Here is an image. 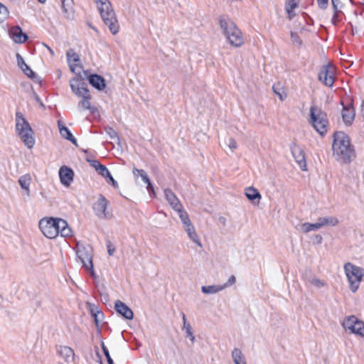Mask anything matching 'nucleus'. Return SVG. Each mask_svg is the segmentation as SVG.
<instances>
[{"mask_svg": "<svg viewBox=\"0 0 364 364\" xmlns=\"http://www.w3.org/2000/svg\"><path fill=\"white\" fill-rule=\"evenodd\" d=\"M39 228L42 233L50 239L55 238L59 234L62 237H68L72 232L68 223L60 218H42L39 221Z\"/></svg>", "mask_w": 364, "mask_h": 364, "instance_id": "f03ea898", "label": "nucleus"}, {"mask_svg": "<svg viewBox=\"0 0 364 364\" xmlns=\"http://www.w3.org/2000/svg\"><path fill=\"white\" fill-rule=\"evenodd\" d=\"M360 112H361L362 116L364 117V100L362 101V103H361Z\"/></svg>", "mask_w": 364, "mask_h": 364, "instance_id": "bf43d9fd", "label": "nucleus"}, {"mask_svg": "<svg viewBox=\"0 0 364 364\" xmlns=\"http://www.w3.org/2000/svg\"><path fill=\"white\" fill-rule=\"evenodd\" d=\"M343 269L349 284L350 290L353 293L356 292L364 277V269L350 262L346 263Z\"/></svg>", "mask_w": 364, "mask_h": 364, "instance_id": "0eeeda50", "label": "nucleus"}, {"mask_svg": "<svg viewBox=\"0 0 364 364\" xmlns=\"http://www.w3.org/2000/svg\"><path fill=\"white\" fill-rule=\"evenodd\" d=\"M70 86L73 92L79 96L84 93L83 91H89L86 87V83L81 75H77L70 80Z\"/></svg>", "mask_w": 364, "mask_h": 364, "instance_id": "f8f14e48", "label": "nucleus"}, {"mask_svg": "<svg viewBox=\"0 0 364 364\" xmlns=\"http://www.w3.org/2000/svg\"><path fill=\"white\" fill-rule=\"evenodd\" d=\"M62 9L65 14V16L67 18H70L72 16V8L71 5L73 0H61Z\"/></svg>", "mask_w": 364, "mask_h": 364, "instance_id": "7c9ffc66", "label": "nucleus"}, {"mask_svg": "<svg viewBox=\"0 0 364 364\" xmlns=\"http://www.w3.org/2000/svg\"><path fill=\"white\" fill-rule=\"evenodd\" d=\"M164 195L166 200L174 210L183 207L177 196L171 189H165Z\"/></svg>", "mask_w": 364, "mask_h": 364, "instance_id": "a211bd4d", "label": "nucleus"}, {"mask_svg": "<svg viewBox=\"0 0 364 364\" xmlns=\"http://www.w3.org/2000/svg\"><path fill=\"white\" fill-rule=\"evenodd\" d=\"M9 11L7 8L0 3V23L4 21L9 16Z\"/></svg>", "mask_w": 364, "mask_h": 364, "instance_id": "c9c22d12", "label": "nucleus"}, {"mask_svg": "<svg viewBox=\"0 0 364 364\" xmlns=\"http://www.w3.org/2000/svg\"><path fill=\"white\" fill-rule=\"evenodd\" d=\"M291 39L294 43H297L299 45H300L301 43V41L299 37L298 36V35L293 32H291Z\"/></svg>", "mask_w": 364, "mask_h": 364, "instance_id": "09e8293b", "label": "nucleus"}, {"mask_svg": "<svg viewBox=\"0 0 364 364\" xmlns=\"http://www.w3.org/2000/svg\"><path fill=\"white\" fill-rule=\"evenodd\" d=\"M83 92V94L78 96L80 97L82 99L77 104V109L80 112L84 111L85 109H88L92 113L95 112L97 110V109L95 107L91 105V103L90 102L91 99V95L90 93V91Z\"/></svg>", "mask_w": 364, "mask_h": 364, "instance_id": "ddd939ff", "label": "nucleus"}, {"mask_svg": "<svg viewBox=\"0 0 364 364\" xmlns=\"http://www.w3.org/2000/svg\"><path fill=\"white\" fill-rule=\"evenodd\" d=\"M301 229L302 232L307 233L310 231H315V230L320 229V226H319V224L317 220L315 223H303L301 225Z\"/></svg>", "mask_w": 364, "mask_h": 364, "instance_id": "2f4dec72", "label": "nucleus"}, {"mask_svg": "<svg viewBox=\"0 0 364 364\" xmlns=\"http://www.w3.org/2000/svg\"><path fill=\"white\" fill-rule=\"evenodd\" d=\"M182 331L184 332L188 331H192L191 324L188 322H185V323H183V325Z\"/></svg>", "mask_w": 364, "mask_h": 364, "instance_id": "603ef678", "label": "nucleus"}, {"mask_svg": "<svg viewBox=\"0 0 364 364\" xmlns=\"http://www.w3.org/2000/svg\"><path fill=\"white\" fill-rule=\"evenodd\" d=\"M16 129L24 144L28 149L33 148L35 144L33 132L29 123L21 112H16Z\"/></svg>", "mask_w": 364, "mask_h": 364, "instance_id": "39448f33", "label": "nucleus"}, {"mask_svg": "<svg viewBox=\"0 0 364 364\" xmlns=\"http://www.w3.org/2000/svg\"><path fill=\"white\" fill-rule=\"evenodd\" d=\"M58 353L66 363H70L74 360V350L68 346H60Z\"/></svg>", "mask_w": 364, "mask_h": 364, "instance_id": "4be33fe9", "label": "nucleus"}, {"mask_svg": "<svg viewBox=\"0 0 364 364\" xmlns=\"http://www.w3.org/2000/svg\"><path fill=\"white\" fill-rule=\"evenodd\" d=\"M58 128L60 134L62 137L65 138L67 140H69L74 144H77L75 138L73 136L69 129L65 126L61 124L60 122H58Z\"/></svg>", "mask_w": 364, "mask_h": 364, "instance_id": "bb28decb", "label": "nucleus"}, {"mask_svg": "<svg viewBox=\"0 0 364 364\" xmlns=\"http://www.w3.org/2000/svg\"><path fill=\"white\" fill-rule=\"evenodd\" d=\"M232 358L235 364H247L242 350L239 348H234L232 351Z\"/></svg>", "mask_w": 364, "mask_h": 364, "instance_id": "c85d7f7f", "label": "nucleus"}, {"mask_svg": "<svg viewBox=\"0 0 364 364\" xmlns=\"http://www.w3.org/2000/svg\"><path fill=\"white\" fill-rule=\"evenodd\" d=\"M333 156L340 164H350L355 157L349 136L343 132H336L333 135Z\"/></svg>", "mask_w": 364, "mask_h": 364, "instance_id": "f257e3e1", "label": "nucleus"}, {"mask_svg": "<svg viewBox=\"0 0 364 364\" xmlns=\"http://www.w3.org/2000/svg\"><path fill=\"white\" fill-rule=\"evenodd\" d=\"M332 4H333V6L334 13H338L339 10L338 9V4L336 3V1L332 0Z\"/></svg>", "mask_w": 364, "mask_h": 364, "instance_id": "13d9d810", "label": "nucleus"}, {"mask_svg": "<svg viewBox=\"0 0 364 364\" xmlns=\"http://www.w3.org/2000/svg\"><path fill=\"white\" fill-rule=\"evenodd\" d=\"M235 282H236V278H235V277L234 275H232V276L229 278V279L228 280V282H227L225 284H223V285H222V287H225V288H227V287H230V286H231V285L234 284L235 283Z\"/></svg>", "mask_w": 364, "mask_h": 364, "instance_id": "de8ad7c7", "label": "nucleus"}, {"mask_svg": "<svg viewBox=\"0 0 364 364\" xmlns=\"http://www.w3.org/2000/svg\"><path fill=\"white\" fill-rule=\"evenodd\" d=\"M115 310L125 318L131 320L134 317L133 311L131 309L121 301H117L114 305Z\"/></svg>", "mask_w": 364, "mask_h": 364, "instance_id": "f3484780", "label": "nucleus"}, {"mask_svg": "<svg viewBox=\"0 0 364 364\" xmlns=\"http://www.w3.org/2000/svg\"><path fill=\"white\" fill-rule=\"evenodd\" d=\"M223 289H225V287H222V285H209L201 287L202 292L205 294H216Z\"/></svg>", "mask_w": 364, "mask_h": 364, "instance_id": "c756f323", "label": "nucleus"}, {"mask_svg": "<svg viewBox=\"0 0 364 364\" xmlns=\"http://www.w3.org/2000/svg\"><path fill=\"white\" fill-rule=\"evenodd\" d=\"M220 26L223 33L232 46L237 48L244 43V38L240 30L231 19L220 18Z\"/></svg>", "mask_w": 364, "mask_h": 364, "instance_id": "20e7f679", "label": "nucleus"}, {"mask_svg": "<svg viewBox=\"0 0 364 364\" xmlns=\"http://www.w3.org/2000/svg\"><path fill=\"white\" fill-rule=\"evenodd\" d=\"M226 144L230 149L231 152H234V151L237 148V144L236 141L232 138H229L227 140Z\"/></svg>", "mask_w": 364, "mask_h": 364, "instance_id": "58836bf2", "label": "nucleus"}, {"mask_svg": "<svg viewBox=\"0 0 364 364\" xmlns=\"http://www.w3.org/2000/svg\"><path fill=\"white\" fill-rule=\"evenodd\" d=\"M66 55L69 65L73 63H80V57L75 52H74L73 50H69L67 52Z\"/></svg>", "mask_w": 364, "mask_h": 364, "instance_id": "72a5a7b5", "label": "nucleus"}, {"mask_svg": "<svg viewBox=\"0 0 364 364\" xmlns=\"http://www.w3.org/2000/svg\"><path fill=\"white\" fill-rule=\"evenodd\" d=\"M102 348L103 350V353H104L105 355L106 356L108 364H113V363H114L113 360L112 359V358L109 355V353L107 348H106V346H105L104 343H102Z\"/></svg>", "mask_w": 364, "mask_h": 364, "instance_id": "c03bdc74", "label": "nucleus"}, {"mask_svg": "<svg viewBox=\"0 0 364 364\" xmlns=\"http://www.w3.org/2000/svg\"><path fill=\"white\" fill-rule=\"evenodd\" d=\"M245 193L249 200H250L252 203H255L256 200V204L259 203V200L262 196L256 188L252 186L247 187L245 190Z\"/></svg>", "mask_w": 364, "mask_h": 364, "instance_id": "b1692460", "label": "nucleus"}, {"mask_svg": "<svg viewBox=\"0 0 364 364\" xmlns=\"http://www.w3.org/2000/svg\"><path fill=\"white\" fill-rule=\"evenodd\" d=\"M132 174L134 176V179L135 181V183L141 186L142 183L146 185V190L148 192L151 193L152 192L154 193V186L149 178L148 174L143 169H139L136 167H134L132 169Z\"/></svg>", "mask_w": 364, "mask_h": 364, "instance_id": "9d476101", "label": "nucleus"}, {"mask_svg": "<svg viewBox=\"0 0 364 364\" xmlns=\"http://www.w3.org/2000/svg\"><path fill=\"white\" fill-rule=\"evenodd\" d=\"M299 0H286L285 11L288 14V18L291 20L296 15L294 9L298 7Z\"/></svg>", "mask_w": 364, "mask_h": 364, "instance_id": "a878e982", "label": "nucleus"}, {"mask_svg": "<svg viewBox=\"0 0 364 364\" xmlns=\"http://www.w3.org/2000/svg\"><path fill=\"white\" fill-rule=\"evenodd\" d=\"M220 220H221V222H223V220H224L225 219H224V218H220Z\"/></svg>", "mask_w": 364, "mask_h": 364, "instance_id": "69168bd1", "label": "nucleus"}, {"mask_svg": "<svg viewBox=\"0 0 364 364\" xmlns=\"http://www.w3.org/2000/svg\"><path fill=\"white\" fill-rule=\"evenodd\" d=\"M185 337L188 338L191 343L193 344L196 341V337L193 334V330L184 332Z\"/></svg>", "mask_w": 364, "mask_h": 364, "instance_id": "a18cd8bd", "label": "nucleus"}, {"mask_svg": "<svg viewBox=\"0 0 364 364\" xmlns=\"http://www.w3.org/2000/svg\"><path fill=\"white\" fill-rule=\"evenodd\" d=\"M306 281L310 284L318 289L323 287L325 285V283L323 281L315 277H309Z\"/></svg>", "mask_w": 364, "mask_h": 364, "instance_id": "f704fd0d", "label": "nucleus"}, {"mask_svg": "<svg viewBox=\"0 0 364 364\" xmlns=\"http://www.w3.org/2000/svg\"><path fill=\"white\" fill-rule=\"evenodd\" d=\"M10 36L16 43H23L28 38L27 35L22 31L19 26L12 27L10 30Z\"/></svg>", "mask_w": 364, "mask_h": 364, "instance_id": "6ab92c4d", "label": "nucleus"}, {"mask_svg": "<svg viewBox=\"0 0 364 364\" xmlns=\"http://www.w3.org/2000/svg\"><path fill=\"white\" fill-rule=\"evenodd\" d=\"M291 153L300 168L302 171H306V163L303 150L300 147L294 146L291 148Z\"/></svg>", "mask_w": 364, "mask_h": 364, "instance_id": "4468645a", "label": "nucleus"}, {"mask_svg": "<svg viewBox=\"0 0 364 364\" xmlns=\"http://www.w3.org/2000/svg\"><path fill=\"white\" fill-rule=\"evenodd\" d=\"M107 248L108 254L110 256L113 255L114 252H115V248L114 247V246L109 241L107 242Z\"/></svg>", "mask_w": 364, "mask_h": 364, "instance_id": "8fccbe9b", "label": "nucleus"}, {"mask_svg": "<svg viewBox=\"0 0 364 364\" xmlns=\"http://www.w3.org/2000/svg\"><path fill=\"white\" fill-rule=\"evenodd\" d=\"M28 77L33 79L36 77L35 73L28 66L22 70Z\"/></svg>", "mask_w": 364, "mask_h": 364, "instance_id": "49530a36", "label": "nucleus"}, {"mask_svg": "<svg viewBox=\"0 0 364 364\" xmlns=\"http://www.w3.org/2000/svg\"><path fill=\"white\" fill-rule=\"evenodd\" d=\"M106 133L108 134L110 139H117L119 141V137L117 136V133L111 127H108L106 129Z\"/></svg>", "mask_w": 364, "mask_h": 364, "instance_id": "79ce46f5", "label": "nucleus"}, {"mask_svg": "<svg viewBox=\"0 0 364 364\" xmlns=\"http://www.w3.org/2000/svg\"><path fill=\"white\" fill-rule=\"evenodd\" d=\"M334 73L335 68L331 65H327L321 68L319 74L318 79L326 86L332 87L334 82Z\"/></svg>", "mask_w": 364, "mask_h": 364, "instance_id": "9b49d317", "label": "nucleus"}, {"mask_svg": "<svg viewBox=\"0 0 364 364\" xmlns=\"http://www.w3.org/2000/svg\"><path fill=\"white\" fill-rule=\"evenodd\" d=\"M70 70L75 73L76 75H81V72L82 71V68L80 65V63H73L69 65Z\"/></svg>", "mask_w": 364, "mask_h": 364, "instance_id": "4c0bfd02", "label": "nucleus"}, {"mask_svg": "<svg viewBox=\"0 0 364 364\" xmlns=\"http://www.w3.org/2000/svg\"><path fill=\"white\" fill-rule=\"evenodd\" d=\"M38 1L41 4H44L46 1V0H38Z\"/></svg>", "mask_w": 364, "mask_h": 364, "instance_id": "e2e57ef3", "label": "nucleus"}, {"mask_svg": "<svg viewBox=\"0 0 364 364\" xmlns=\"http://www.w3.org/2000/svg\"><path fill=\"white\" fill-rule=\"evenodd\" d=\"M33 98L35 99V100H36V102H38L41 106L43 107L44 105L41 101L39 96L36 92H33Z\"/></svg>", "mask_w": 364, "mask_h": 364, "instance_id": "4d7b16f0", "label": "nucleus"}, {"mask_svg": "<svg viewBox=\"0 0 364 364\" xmlns=\"http://www.w3.org/2000/svg\"><path fill=\"white\" fill-rule=\"evenodd\" d=\"M77 255L81 261L83 267L90 272L92 277H95L93 269L92 249L90 246H85L82 244L77 245Z\"/></svg>", "mask_w": 364, "mask_h": 364, "instance_id": "6e6552de", "label": "nucleus"}, {"mask_svg": "<svg viewBox=\"0 0 364 364\" xmlns=\"http://www.w3.org/2000/svg\"><path fill=\"white\" fill-rule=\"evenodd\" d=\"M109 180V181L111 182L112 185L114 186V187H118V183L113 178V177L112 176V175L110 174L109 176L107 177Z\"/></svg>", "mask_w": 364, "mask_h": 364, "instance_id": "6e6d98bb", "label": "nucleus"}, {"mask_svg": "<svg viewBox=\"0 0 364 364\" xmlns=\"http://www.w3.org/2000/svg\"><path fill=\"white\" fill-rule=\"evenodd\" d=\"M90 84L99 90H102L105 87V79L100 75L94 74L89 77Z\"/></svg>", "mask_w": 364, "mask_h": 364, "instance_id": "393cba45", "label": "nucleus"}, {"mask_svg": "<svg viewBox=\"0 0 364 364\" xmlns=\"http://www.w3.org/2000/svg\"><path fill=\"white\" fill-rule=\"evenodd\" d=\"M182 319L183 323H185V322H187L186 315L183 313H182Z\"/></svg>", "mask_w": 364, "mask_h": 364, "instance_id": "680f3d73", "label": "nucleus"}, {"mask_svg": "<svg viewBox=\"0 0 364 364\" xmlns=\"http://www.w3.org/2000/svg\"><path fill=\"white\" fill-rule=\"evenodd\" d=\"M328 0H317L318 5L320 9H325L328 6Z\"/></svg>", "mask_w": 364, "mask_h": 364, "instance_id": "3c124183", "label": "nucleus"}, {"mask_svg": "<svg viewBox=\"0 0 364 364\" xmlns=\"http://www.w3.org/2000/svg\"><path fill=\"white\" fill-rule=\"evenodd\" d=\"M91 165L97 171V168L102 166V164L98 161H92L91 162Z\"/></svg>", "mask_w": 364, "mask_h": 364, "instance_id": "5fc2aeb1", "label": "nucleus"}, {"mask_svg": "<svg viewBox=\"0 0 364 364\" xmlns=\"http://www.w3.org/2000/svg\"><path fill=\"white\" fill-rule=\"evenodd\" d=\"M45 47L48 49L52 55H54V51L47 45L44 44Z\"/></svg>", "mask_w": 364, "mask_h": 364, "instance_id": "052dcab7", "label": "nucleus"}, {"mask_svg": "<svg viewBox=\"0 0 364 364\" xmlns=\"http://www.w3.org/2000/svg\"><path fill=\"white\" fill-rule=\"evenodd\" d=\"M31 176L30 174H24L18 178V183L21 188L25 191V194L29 197L30 196V186L31 183Z\"/></svg>", "mask_w": 364, "mask_h": 364, "instance_id": "5701e85b", "label": "nucleus"}, {"mask_svg": "<svg viewBox=\"0 0 364 364\" xmlns=\"http://www.w3.org/2000/svg\"><path fill=\"white\" fill-rule=\"evenodd\" d=\"M73 170L67 166H63L59 170L60 181L65 186H68L73 181Z\"/></svg>", "mask_w": 364, "mask_h": 364, "instance_id": "dca6fc26", "label": "nucleus"}, {"mask_svg": "<svg viewBox=\"0 0 364 364\" xmlns=\"http://www.w3.org/2000/svg\"><path fill=\"white\" fill-rule=\"evenodd\" d=\"M317 220L320 228L324 226H336L338 223V220L332 216L319 218Z\"/></svg>", "mask_w": 364, "mask_h": 364, "instance_id": "cd10ccee", "label": "nucleus"}, {"mask_svg": "<svg viewBox=\"0 0 364 364\" xmlns=\"http://www.w3.org/2000/svg\"><path fill=\"white\" fill-rule=\"evenodd\" d=\"M95 2L105 24L112 34H117L119 30V25L109 1L95 0Z\"/></svg>", "mask_w": 364, "mask_h": 364, "instance_id": "7ed1b4c3", "label": "nucleus"}, {"mask_svg": "<svg viewBox=\"0 0 364 364\" xmlns=\"http://www.w3.org/2000/svg\"><path fill=\"white\" fill-rule=\"evenodd\" d=\"M344 329L350 333L364 337V322L355 316H348L342 322Z\"/></svg>", "mask_w": 364, "mask_h": 364, "instance_id": "1a4fd4ad", "label": "nucleus"}, {"mask_svg": "<svg viewBox=\"0 0 364 364\" xmlns=\"http://www.w3.org/2000/svg\"><path fill=\"white\" fill-rule=\"evenodd\" d=\"M107 204V200L104 196H100L94 206L96 215L99 218H104L107 217L106 210Z\"/></svg>", "mask_w": 364, "mask_h": 364, "instance_id": "2eb2a0df", "label": "nucleus"}, {"mask_svg": "<svg viewBox=\"0 0 364 364\" xmlns=\"http://www.w3.org/2000/svg\"><path fill=\"white\" fill-rule=\"evenodd\" d=\"M339 21H340V19L338 18V13H334V14L332 17V19H331L333 24L336 25Z\"/></svg>", "mask_w": 364, "mask_h": 364, "instance_id": "864d4df0", "label": "nucleus"}, {"mask_svg": "<svg viewBox=\"0 0 364 364\" xmlns=\"http://www.w3.org/2000/svg\"><path fill=\"white\" fill-rule=\"evenodd\" d=\"M183 228L187 233L188 238L198 247H202V243L199 239V237L196 231V228L192 223L187 224L183 226Z\"/></svg>", "mask_w": 364, "mask_h": 364, "instance_id": "aec40b11", "label": "nucleus"}, {"mask_svg": "<svg viewBox=\"0 0 364 364\" xmlns=\"http://www.w3.org/2000/svg\"><path fill=\"white\" fill-rule=\"evenodd\" d=\"M355 112L352 106L343 107L342 110V118L346 125L352 124L355 119Z\"/></svg>", "mask_w": 364, "mask_h": 364, "instance_id": "412c9836", "label": "nucleus"}, {"mask_svg": "<svg viewBox=\"0 0 364 364\" xmlns=\"http://www.w3.org/2000/svg\"><path fill=\"white\" fill-rule=\"evenodd\" d=\"M91 313L95 317V322L97 323L99 320L102 317V314L99 311L97 308L92 309Z\"/></svg>", "mask_w": 364, "mask_h": 364, "instance_id": "37998d69", "label": "nucleus"}, {"mask_svg": "<svg viewBox=\"0 0 364 364\" xmlns=\"http://www.w3.org/2000/svg\"><path fill=\"white\" fill-rule=\"evenodd\" d=\"M99 174H100L102 176L105 178H107L111 174L109 170L107 168L106 166L102 165L100 166L99 168H97V171Z\"/></svg>", "mask_w": 364, "mask_h": 364, "instance_id": "ea45409f", "label": "nucleus"}, {"mask_svg": "<svg viewBox=\"0 0 364 364\" xmlns=\"http://www.w3.org/2000/svg\"><path fill=\"white\" fill-rule=\"evenodd\" d=\"M272 90L279 97L280 100L283 101L286 98L287 95H285L283 88L273 85Z\"/></svg>", "mask_w": 364, "mask_h": 364, "instance_id": "e433bc0d", "label": "nucleus"}, {"mask_svg": "<svg viewBox=\"0 0 364 364\" xmlns=\"http://www.w3.org/2000/svg\"><path fill=\"white\" fill-rule=\"evenodd\" d=\"M309 123L321 136H324L327 133V115L319 107L314 105L310 107Z\"/></svg>", "mask_w": 364, "mask_h": 364, "instance_id": "423d86ee", "label": "nucleus"}, {"mask_svg": "<svg viewBox=\"0 0 364 364\" xmlns=\"http://www.w3.org/2000/svg\"><path fill=\"white\" fill-rule=\"evenodd\" d=\"M176 211L178 213L183 226L191 223L187 212L183 209V207L178 208Z\"/></svg>", "mask_w": 364, "mask_h": 364, "instance_id": "473e14b6", "label": "nucleus"}, {"mask_svg": "<svg viewBox=\"0 0 364 364\" xmlns=\"http://www.w3.org/2000/svg\"><path fill=\"white\" fill-rule=\"evenodd\" d=\"M220 220H221V222H223V220H224L225 219H224V218H220Z\"/></svg>", "mask_w": 364, "mask_h": 364, "instance_id": "0e129e2a", "label": "nucleus"}, {"mask_svg": "<svg viewBox=\"0 0 364 364\" xmlns=\"http://www.w3.org/2000/svg\"><path fill=\"white\" fill-rule=\"evenodd\" d=\"M16 59L18 65L22 70H23V68L28 67V65L25 63L23 58L19 53L16 54Z\"/></svg>", "mask_w": 364, "mask_h": 364, "instance_id": "a19ab883", "label": "nucleus"}]
</instances>
